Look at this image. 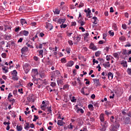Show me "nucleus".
Listing matches in <instances>:
<instances>
[{"label": "nucleus", "mask_w": 131, "mask_h": 131, "mask_svg": "<svg viewBox=\"0 0 131 131\" xmlns=\"http://www.w3.org/2000/svg\"><path fill=\"white\" fill-rule=\"evenodd\" d=\"M120 40H123V41H125V37L122 36L121 37H120L119 38Z\"/></svg>", "instance_id": "ea45409f"}, {"label": "nucleus", "mask_w": 131, "mask_h": 131, "mask_svg": "<svg viewBox=\"0 0 131 131\" xmlns=\"http://www.w3.org/2000/svg\"><path fill=\"white\" fill-rule=\"evenodd\" d=\"M112 27L114 30H115V31H117V30L118 29L117 28V25H116V24H113Z\"/></svg>", "instance_id": "5701e85b"}, {"label": "nucleus", "mask_w": 131, "mask_h": 131, "mask_svg": "<svg viewBox=\"0 0 131 131\" xmlns=\"http://www.w3.org/2000/svg\"><path fill=\"white\" fill-rule=\"evenodd\" d=\"M61 63H66L67 62L66 58H65V57L61 58Z\"/></svg>", "instance_id": "a19ab883"}, {"label": "nucleus", "mask_w": 131, "mask_h": 131, "mask_svg": "<svg viewBox=\"0 0 131 131\" xmlns=\"http://www.w3.org/2000/svg\"><path fill=\"white\" fill-rule=\"evenodd\" d=\"M71 102H72V103H76V101H77V99H76V98H75V97L73 96L72 99H70Z\"/></svg>", "instance_id": "393cba45"}, {"label": "nucleus", "mask_w": 131, "mask_h": 131, "mask_svg": "<svg viewBox=\"0 0 131 131\" xmlns=\"http://www.w3.org/2000/svg\"><path fill=\"white\" fill-rule=\"evenodd\" d=\"M69 87L68 84H65L64 85H63V90H67V89Z\"/></svg>", "instance_id": "864d4df0"}, {"label": "nucleus", "mask_w": 131, "mask_h": 131, "mask_svg": "<svg viewBox=\"0 0 131 131\" xmlns=\"http://www.w3.org/2000/svg\"><path fill=\"white\" fill-rule=\"evenodd\" d=\"M114 119H115L114 116H112L111 117V122H114Z\"/></svg>", "instance_id": "5fc2aeb1"}, {"label": "nucleus", "mask_w": 131, "mask_h": 131, "mask_svg": "<svg viewBox=\"0 0 131 131\" xmlns=\"http://www.w3.org/2000/svg\"><path fill=\"white\" fill-rule=\"evenodd\" d=\"M54 76H51V77H60L61 76V73L59 71H55L53 72Z\"/></svg>", "instance_id": "7ed1b4c3"}, {"label": "nucleus", "mask_w": 131, "mask_h": 131, "mask_svg": "<svg viewBox=\"0 0 131 131\" xmlns=\"http://www.w3.org/2000/svg\"><path fill=\"white\" fill-rule=\"evenodd\" d=\"M73 65H74V61L72 60L68 61V63L66 64V67H72Z\"/></svg>", "instance_id": "1a4fd4ad"}, {"label": "nucleus", "mask_w": 131, "mask_h": 131, "mask_svg": "<svg viewBox=\"0 0 131 131\" xmlns=\"http://www.w3.org/2000/svg\"><path fill=\"white\" fill-rule=\"evenodd\" d=\"M2 58H4V59H6L7 58V54L3 53L1 55Z\"/></svg>", "instance_id": "79ce46f5"}, {"label": "nucleus", "mask_w": 131, "mask_h": 131, "mask_svg": "<svg viewBox=\"0 0 131 131\" xmlns=\"http://www.w3.org/2000/svg\"><path fill=\"white\" fill-rule=\"evenodd\" d=\"M69 44L70 45V46H73V42H72V41L70 40L68 41Z\"/></svg>", "instance_id": "e2e57ef3"}, {"label": "nucleus", "mask_w": 131, "mask_h": 131, "mask_svg": "<svg viewBox=\"0 0 131 131\" xmlns=\"http://www.w3.org/2000/svg\"><path fill=\"white\" fill-rule=\"evenodd\" d=\"M16 129L18 131H21V130H22V129H23V127H22V126H18V125H17L16 126Z\"/></svg>", "instance_id": "7c9ffc66"}, {"label": "nucleus", "mask_w": 131, "mask_h": 131, "mask_svg": "<svg viewBox=\"0 0 131 131\" xmlns=\"http://www.w3.org/2000/svg\"><path fill=\"white\" fill-rule=\"evenodd\" d=\"M123 55H130L131 54V50H129L127 53L125 51L123 52Z\"/></svg>", "instance_id": "49530a36"}, {"label": "nucleus", "mask_w": 131, "mask_h": 131, "mask_svg": "<svg viewBox=\"0 0 131 131\" xmlns=\"http://www.w3.org/2000/svg\"><path fill=\"white\" fill-rule=\"evenodd\" d=\"M47 112H48L47 114H50V113L51 114H52V107L50 106V107H47Z\"/></svg>", "instance_id": "aec40b11"}, {"label": "nucleus", "mask_w": 131, "mask_h": 131, "mask_svg": "<svg viewBox=\"0 0 131 131\" xmlns=\"http://www.w3.org/2000/svg\"><path fill=\"white\" fill-rule=\"evenodd\" d=\"M20 34L25 35V36H28V34H29V32L24 30L20 32Z\"/></svg>", "instance_id": "f8f14e48"}, {"label": "nucleus", "mask_w": 131, "mask_h": 131, "mask_svg": "<svg viewBox=\"0 0 131 131\" xmlns=\"http://www.w3.org/2000/svg\"><path fill=\"white\" fill-rule=\"evenodd\" d=\"M39 36H40L41 37H43V36H45V34H43V33H40L39 34Z\"/></svg>", "instance_id": "69168bd1"}, {"label": "nucleus", "mask_w": 131, "mask_h": 131, "mask_svg": "<svg viewBox=\"0 0 131 131\" xmlns=\"http://www.w3.org/2000/svg\"><path fill=\"white\" fill-rule=\"evenodd\" d=\"M100 121H101V122H104L105 119H104V114H101L100 115Z\"/></svg>", "instance_id": "412c9836"}, {"label": "nucleus", "mask_w": 131, "mask_h": 131, "mask_svg": "<svg viewBox=\"0 0 131 131\" xmlns=\"http://www.w3.org/2000/svg\"><path fill=\"white\" fill-rule=\"evenodd\" d=\"M57 83L58 85H63L64 84V82H63V77H61V79L60 78H58L57 79Z\"/></svg>", "instance_id": "20e7f679"}, {"label": "nucleus", "mask_w": 131, "mask_h": 131, "mask_svg": "<svg viewBox=\"0 0 131 131\" xmlns=\"http://www.w3.org/2000/svg\"><path fill=\"white\" fill-rule=\"evenodd\" d=\"M23 69L25 73L27 74L30 71V65L28 63H24L23 64Z\"/></svg>", "instance_id": "f257e3e1"}, {"label": "nucleus", "mask_w": 131, "mask_h": 131, "mask_svg": "<svg viewBox=\"0 0 131 131\" xmlns=\"http://www.w3.org/2000/svg\"><path fill=\"white\" fill-rule=\"evenodd\" d=\"M54 14L56 15H59L60 14V10L58 8L55 9V11L53 10Z\"/></svg>", "instance_id": "a878e982"}, {"label": "nucleus", "mask_w": 131, "mask_h": 131, "mask_svg": "<svg viewBox=\"0 0 131 131\" xmlns=\"http://www.w3.org/2000/svg\"><path fill=\"white\" fill-rule=\"evenodd\" d=\"M32 74L33 78L35 77L36 75H38V72L37 71V69H33L32 70Z\"/></svg>", "instance_id": "423d86ee"}, {"label": "nucleus", "mask_w": 131, "mask_h": 131, "mask_svg": "<svg viewBox=\"0 0 131 131\" xmlns=\"http://www.w3.org/2000/svg\"><path fill=\"white\" fill-rule=\"evenodd\" d=\"M88 108L90 110H94V106L92 104H89L88 105Z\"/></svg>", "instance_id": "4c0bfd02"}, {"label": "nucleus", "mask_w": 131, "mask_h": 131, "mask_svg": "<svg viewBox=\"0 0 131 131\" xmlns=\"http://www.w3.org/2000/svg\"><path fill=\"white\" fill-rule=\"evenodd\" d=\"M108 33L109 34H110V35H111L112 36H113V35H114V32L111 31H110L108 32Z\"/></svg>", "instance_id": "6e6d98bb"}, {"label": "nucleus", "mask_w": 131, "mask_h": 131, "mask_svg": "<svg viewBox=\"0 0 131 131\" xmlns=\"http://www.w3.org/2000/svg\"><path fill=\"white\" fill-rule=\"evenodd\" d=\"M103 66H104L105 68H109L111 64H110V62L109 61L106 62L105 63H103Z\"/></svg>", "instance_id": "9b49d317"}, {"label": "nucleus", "mask_w": 131, "mask_h": 131, "mask_svg": "<svg viewBox=\"0 0 131 131\" xmlns=\"http://www.w3.org/2000/svg\"><path fill=\"white\" fill-rule=\"evenodd\" d=\"M66 51L67 54H70V51H71L70 48H67Z\"/></svg>", "instance_id": "8fccbe9b"}, {"label": "nucleus", "mask_w": 131, "mask_h": 131, "mask_svg": "<svg viewBox=\"0 0 131 131\" xmlns=\"http://www.w3.org/2000/svg\"><path fill=\"white\" fill-rule=\"evenodd\" d=\"M0 83L1 84H3V83H5V81L3 79H0Z\"/></svg>", "instance_id": "0e129e2a"}, {"label": "nucleus", "mask_w": 131, "mask_h": 131, "mask_svg": "<svg viewBox=\"0 0 131 131\" xmlns=\"http://www.w3.org/2000/svg\"><path fill=\"white\" fill-rule=\"evenodd\" d=\"M84 12L86 13V17H88L89 18H92V16L91 14L92 13V11L91 10V9H90V8H88V9H85L84 10Z\"/></svg>", "instance_id": "f03ea898"}, {"label": "nucleus", "mask_w": 131, "mask_h": 131, "mask_svg": "<svg viewBox=\"0 0 131 131\" xmlns=\"http://www.w3.org/2000/svg\"><path fill=\"white\" fill-rule=\"evenodd\" d=\"M111 131H117L116 129V127H115L114 126H112L111 128H110Z\"/></svg>", "instance_id": "e433bc0d"}, {"label": "nucleus", "mask_w": 131, "mask_h": 131, "mask_svg": "<svg viewBox=\"0 0 131 131\" xmlns=\"http://www.w3.org/2000/svg\"><path fill=\"white\" fill-rule=\"evenodd\" d=\"M50 85L54 89L57 86V83H56L55 82H52Z\"/></svg>", "instance_id": "cd10ccee"}, {"label": "nucleus", "mask_w": 131, "mask_h": 131, "mask_svg": "<svg viewBox=\"0 0 131 131\" xmlns=\"http://www.w3.org/2000/svg\"><path fill=\"white\" fill-rule=\"evenodd\" d=\"M100 55H101V51H98L95 53L96 57H100Z\"/></svg>", "instance_id": "72a5a7b5"}, {"label": "nucleus", "mask_w": 131, "mask_h": 131, "mask_svg": "<svg viewBox=\"0 0 131 131\" xmlns=\"http://www.w3.org/2000/svg\"><path fill=\"white\" fill-rule=\"evenodd\" d=\"M23 41V38H20L18 40V42H22V41Z\"/></svg>", "instance_id": "338daca9"}, {"label": "nucleus", "mask_w": 131, "mask_h": 131, "mask_svg": "<svg viewBox=\"0 0 131 131\" xmlns=\"http://www.w3.org/2000/svg\"><path fill=\"white\" fill-rule=\"evenodd\" d=\"M127 72L129 75H131V69L128 68L127 69Z\"/></svg>", "instance_id": "c03bdc74"}, {"label": "nucleus", "mask_w": 131, "mask_h": 131, "mask_svg": "<svg viewBox=\"0 0 131 131\" xmlns=\"http://www.w3.org/2000/svg\"><path fill=\"white\" fill-rule=\"evenodd\" d=\"M46 27L47 28H48V29H49V30H52V29H53V25H52V24H48L46 26Z\"/></svg>", "instance_id": "6ab92c4d"}, {"label": "nucleus", "mask_w": 131, "mask_h": 131, "mask_svg": "<svg viewBox=\"0 0 131 131\" xmlns=\"http://www.w3.org/2000/svg\"><path fill=\"white\" fill-rule=\"evenodd\" d=\"M29 122H27L24 124V126H25V129H26L27 130H28V129H29V128H30V126H29Z\"/></svg>", "instance_id": "2eb2a0df"}, {"label": "nucleus", "mask_w": 131, "mask_h": 131, "mask_svg": "<svg viewBox=\"0 0 131 131\" xmlns=\"http://www.w3.org/2000/svg\"><path fill=\"white\" fill-rule=\"evenodd\" d=\"M34 3V0H27L26 3L28 4V5H31V4H33Z\"/></svg>", "instance_id": "b1692460"}, {"label": "nucleus", "mask_w": 131, "mask_h": 131, "mask_svg": "<svg viewBox=\"0 0 131 131\" xmlns=\"http://www.w3.org/2000/svg\"><path fill=\"white\" fill-rule=\"evenodd\" d=\"M18 92L20 94H23V89H18Z\"/></svg>", "instance_id": "052dcab7"}, {"label": "nucleus", "mask_w": 131, "mask_h": 131, "mask_svg": "<svg viewBox=\"0 0 131 131\" xmlns=\"http://www.w3.org/2000/svg\"><path fill=\"white\" fill-rule=\"evenodd\" d=\"M106 125H102V128L100 129V130L101 131H105V130H106Z\"/></svg>", "instance_id": "58836bf2"}, {"label": "nucleus", "mask_w": 131, "mask_h": 131, "mask_svg": "<svg viewBox=\"0 0 131 131\" xmlns=\"http://www.w3.org/2000/svg\"><path fill=\"white\" fill-rule=\"evenodd\" d=\"M20 23L21 25H24V24H27V21L25 19H20Z\"/></svg>", "instance_id": "4be33fe9"}, {"label": "nucleus", "mask_w": 131, "mask_h": 131, "mask_svg": "<svg viewBox=\"0 0 131 131\" xmlns=\"http://www.w3.org/2000/svg\"><path fill=\"white\" fill-rule=\"evenodd\" d=\"M2 70L4 73H7L9 71L8 69H6V67H4L3 68H2Z\"/></svg>", "instance_id": "473e14b6"}, {"label": "nucleus", "mask_w": 131, "mask_h": 131, "mask_svg": "<svg viewBox=\"0 0 131 131\" xmlns=\"http://www.w3.org/2000/svg\"><path fill=\"white\" fill-rule=\"evenodd\" d=\"M105 52H106V53H108V52L109 51V47H106L104 50Z\"/></svg>", "instance_id": "bf43d9fd"}, {"label": "nucleus", "mask_w": 131, "mask_h": 131, "mask_svg": "<svg viewBox=\"0 0 131 131\" xmlns=\"http://www.w3.org/2000/svg\"><path fill=\"white\" fill-rule=\"evenodd\" d=\"M93 65H95V63H96V64H99V61L98 60H96V59H93Z\"/></svg>", "instance_id": "a18cd8bd"}, {"label": "nucleus", "mask_w": 131, "mask_h": 131, "mask_svg": "<svg viewBox=\"0 0 131 131\" xmlns=\"http://www.w3.org/2000/svg\"><path fill=\"white\" fill-rule=\"evenodd\" d=\"M73 38L77 40V42H79V41H80V40L81 39V35H79L77 36L76 37H73Z\"/></svg>", "instance_id": "dca6fc26"}, {"label": "nucleus", "mask_w": 131, "mask_h": 131, "mask_svg": "<svg viewBox=\"0 0 131 131\" xmlns=\"http://www.w3.org/2000/svg\"><path fill=\"white\" fill-rule=\"evenodd\" d=\"M77 113H79V112H80V113L83 114L84 111H83V110L82 108H78L77 111H76Z\"/></svg>", "instance_id": "c85d7f7f"}, {"label": "nucleus", "mask_w": 131, "mask_h": 131, "mask_svg": "<svg viewBox=\"0 0 131 131\" xmlns=\"http://www.w3.org/2000/svg\"><path fill=\"white\" fill-rule=\"evenodd\" d=\"M107 76L109 80H112L113 79V74L111 72H109L107 74Z\"/></svg>", "instance_id": "4468645a"}, {"label": "nucleus", "mask_w": 131, "mask_h": 131, "mask_svg": "<svg viewBox=\"0 0 131 131\" xmlns=\"http://www.w3.org/2000/svg\"><path fill=\"white\" fill-rule=\"evenodd\" d=\"M122 27L123 29H126V25H122Z\"/></svg>", "instance_id": "774afa93"}, {"label": "nucleus", "mask_w": 131, "mask_h": 131, "mask_svg": "<svg viewBox=\"0 0 131 131\" xmlns=\"http://www.w3.org/2000/svg\"><path fill=\"white\" fill-rule=\"evenodd\" d=\"M93 81L95 84H96V86L101 85V83H100V80L99 79H93Z\"/></svg>", "instance_id": "9d476101"}, {"label": "nucleus", "mask_w": 131, "mask_h": 131, "mask_svg": "<svg viewBox=\"0 0 131 131\" xmlns=\"http://www.w3.org/2000/svg\"><path fill=\"white\" fill-rule=\"evenodd\" d=\"M121 65H123L124 67H127V63L126 61H122L121 63Z\"/></svg>", "instance_id": "bb28decb"}, {"label": "nucleus", "mask_w": 131, "mask_h": 131, "mask_svg": "<svg viewBox=\"0 0 131 131\" xmlns=\"http://www.w3.org/2000/svg\"><path fill=\"white\" fill-rule=\"evenodd\" d=\"M65 21H66V19L65 18L58 19V23L59 24H63V23H65Z\"/></svg>", "instance_id": "ddd939ff"}, {"label": "nucleus", "mask_w": 131, "mask_h": 131, "mask_svg": "<svg viewBox=\"0 0 131 131\" xmlns=\"http://www.w3.org/2000/svg\"><path fill=\"white\" fill-rule=\"evenodd\" d=\"M78 22L79 24H80L81 26H83V25H84V24H85V23L82 20H78Z\"/></svg>", "instance_id": "2f4dec72"}, {"label": "nucleus", "mask_w": 131, "mask_h": 131, "mask_svg": "<svg viewBox=\"0 0 131 131\" xmlns=\"http://www.w3.org/2000/svg\"><path fill=\"white\" fill-rule=\"evenodd\" d=\"M28 52V48L27 47H24L21 49V54L25 55L26 53Z\"/></svg>", "instance_id": "0eeeda50"}, {"label": "nucleus", "mask_w": 131, "mask_h": 131, "mask_svg": "<svg viewBox=\"0 0 131 131\" xmlns=\"http://www.w3.org/2000/svg\"><path fill=\"white\" fill-rule=\"evenodd\" d=\"M57 124L58 125H59L60 126H63L64 124H65V123L63 122L62 120H58L57 121Z\"/></svg>", "instance_id": "f3484780"}, {"label": "nucleus", "mask_w": 131, "mask_h": 131, "mask_svg": "<svg viewBox=\"0 0 131 131\" xmlns=\"http://www.w3.org/2000/svg\"><path fill=\"white\" fill-rule=\"evenodd\" d=\"M70 9H71L72 10L73 9H75V6L74 5H71L70 6Z\"/></svg>", "instance_id": "680f3d73"}, {"label": "nucleus", "mask_w": 131, "mask_h": 131, "mask_svg": "<svg viewBox=\"0 0 131 131\" xmlns=\"http://www.w3.org/2000/svg\"><path fill=\"white\" fill-rule=\"evenodd\" d=\"M83 6H84V4H83V3H80L78 6V8H82V7H83Z\"/></svg>", "instance_id": "13d9d810"}, {"label": "nucleus", "mask_w": 131, "mask_h": 131, "mask_svg": "<svg viewBox=\"0 0 131 131\" xmlns=\"http://www.w3.org/2000/svg\"><path fill=\"white\" fill-rule=\"evenodd\" d=\"M66 27H67V25L66 24H62L60 26V28H66Z\"/></svg>", "instance_id": "37998d69"}, {"label": "nucleus", "mask_w": 131, "mask_h": 131, "mask_svg": "<svg viewBox=\"0 0 131 131\" xmlns=\"http://www.w3.org/2000/svg\"><path fill=\"white\" fill-rule=\"evenodd\" d=\"M12 79L13 80H18L19 78H18V76H12Z\"/></svg>", "instance_id": "f704fd0d"}, {"label": "nucleus", "mask_w": 131, "mask_h": 131, "mask_svg": "<svg viewBox=\"0 0 131 131\" xmlns=\"http://www.w3.org/2000/svg\"><path fill=\"white\" fill-rule=\"evenodd\" d=\"M43 53V50H40V51H39V56H40L41 58H42V57H43V55L42 54Z\"/></svg>", "instance_id": "c756f323"}, {"label": "nucleus", "mask_w": 131, "mask_h": 131, "mask_svg": "<svg viewBox=\"0 0 131 131\" xmlns=\"http://www.w3.org/2000/svg\"><path fill=\"white\" fill-rule=\"evenodd\" d=\"M92 19L94 20V21L93 22V24H98V22H99V19H98V18H97V17L94 16Z\"/></svg>", "instance_id": "a211bd4d"}, {"label": "nucleus", "mask_w": 131, "mask_h": 131, "mask_svg": "<svg viewBox=\"0 0 131 131\" xmlns=\"http://www.w3.org/2000/svg\"><path fill=\"white\" fill-rule=\"evenodd\" d=\"M79 29H81L82 31V32H84V31H85V29H84V28H83V27H80L79 28Z\"/></svg>", "instance_id": "4d7b16f0"}, {"label": "nucleus", "mask_w": 131, "mask_h": 131, "mask_svg": "<svg viewBox=\"0 0 131 131\" xmlns=\"http://www.w3.org/2000/svg\"><path fill=\"white\" fill-rule=\"evenodd\" d=\"M34 95L33 94H30L27 97L28 102H34Z\"/></svg>", "instance_id": "39448f33"}, {"label": "nucleus", "mask_w": 131, "mask_h": 131, "mask_svg": "<svg viewBox=\"0 0 131 131\" xmlns=\"http://www.w3.org/2000/svg\"><path fill=\"white\" fill-rule=\"evenodd\" d=\"M26 45L27 46V47H28V48H30V49H33V46L32 45H30V44L27 43Z\"/></svg>", "instance_id": "de8ad7c7"}, {"label": "nucleus", "mask_w": 131, "mask_h": 131, "mask_svg": "<svg viewBox=\"0 0 131 131\" xmlns=\"http://www.w3.org/2000/svg\"><path fill=\"white\" fill-rule=\"evenodd\" d=\"M33 59L35 61L39 60V58L38 57H37V56H34Z\"/></svg>", "instance_id": "3c124183"}, {"label": "nucleus", "mask_w": 131, "mask_h": 131, "mask_svg": "<svg viewBox=\"0 0 131 131\" xmlns=\"http://www.w3.org/2000/svg\"><path fill=\"white\" fill-rule=\"evenodd\" d=\"M12 74L13 76H15V75H17L18 73L17 72V71H16L15 70H13L12 72Z\"/></svg>", "instance_id": "c9c22d12"}, {"label": "nucleus", "mask_w": 131, "mask_h": 131, "mask_svg": "<svg viewBox=\"0 0 131 131\" xmlns=\"http://www.w3.org/2000/svg\"><path fill=\"white\" fill-rule=\"evenodd\" d=\"M47 107V105L44 104L43 105L41 106V108L42 109V110H45V111H46V107Z\"/></svg>", "instance_id": "09e8293b"}, {"label": "nucleus", "mask_w": 131, "mask_h": 131, "mask_svg": "<svg viewBox=\"0 0 131 131\" xmlns=\"http://www.w3.org/2000/svg\"><path fill=\"white\" fill-rule=\"evenodd\" d=\"M90 49L92 50V51H97V46H95V44H94L93 42L90 43Z\"/></svg>", "instance_id": "6e6552de"}, {"label": "nucleus", "mask_w": 131, "mask_h": 131, "mask_svg": "<svg viewBox=\"0 0 131 131\" xmlns=\"http://www.w3.org/2000/svg\"><path fill=\"white\" fill-rule=\"evenodd\" d=\"M38 36L37 35H36L34 37H33L32 38H31V40H33V41H34L35 40V38H37Z\"/></svg>", "instance_id": "603ef678"}]
</instances>
